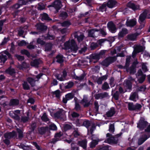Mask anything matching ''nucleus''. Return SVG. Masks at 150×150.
<instances>
[{"instance_id": "obj_63", "label": "nucleus", "mask_w": 150, "mask_h": 150, "mask_svg": "<svg viewBox=\"0 0 150 150\" xmlns=\"http://www.w3.org/2000/svg\"><path fill=\"white\" fill-rule=\"evenodd\" d=\"M70 25V23L69 21H65L62 23V25L64 27L68 26Z\"/></svg>"}, {"instance_id": "obj_42", "label": "nucleus", "mask_w": 150, "mask_h": 150, "mask_svg": "<svg viewBox=\"0 0 150 150\" xmlns=\"http://www.w3.org/2000/svg\"><path fill=\"white\" fill-rule=\"evenodd\" d=\"M56 61L59 63L62 62L64 61L63 57L61 55H58L56 57Z\"/></svg>"}, {"instance_id": "obj_56", "label": "nucleus", "mask_w": 150, "mask_h": 150, "mask_svg": "<svg viewBox=\"0 0 150 150\" xmlns=\"http://www.w3.org/2000/svg\"><path fill=\"white\" fill-rule=\"evenodd\" d=\"M74 85V83L72 82L68 83L65 86L66 88H71Z\"/></svg>"}, {"instance_id": "obj_6", "label": "nucleus", "mask_w": 150, "mask_h": 150, "mask_svg": "<svg viewBox=\"0 0 150 150\" xmlns=\"http://www.w3.org/2000/svg\"><path fill=\"white\" fill-rule=\"evenodd\" d=\"M99 30L96 28L89 30L88 32L89 36L91 37H97L99 35Z\"/></svg>"}, {"instance_id": "obj_1", "label": "nucleus", "mask_w": 150, "mask_h": 150, "mask_svg": "<svg viewBox=\"0 0 150 150\" xmlns=\"http://www.w3.org/2000/svg\"><path fill=\"white\" fill-rule=\"evenodd\" d=\"M64 49L65 50H69V51L75 52L78 49V47L75 42L73 39L67 41L64 43Z\"/></svg>"}, {"instance_id": "obj_57", "label": "nucleus", "mask_w": 150, "mask_h": 150, "mask_svg": "<svg viewBox=\"0 0 150 150\" xmlns=\"http://www.w3.org/2000/svg\"><path fill=\"white\" fill-rule=\"evenodd\" d=\"M21 53L22 54H25L27 55L28 57H29L30 56V53L26 50H23L21 51Z\"/></svg>"}, {"instance_id": "obj_47", "label": "nucleus", "mask_w": 150, "mask_h": 150, "mask_svg": "<svg viewBox=\"0 0 150 150\" xmlns=\"http://www.w3.org/2000/svg\"><path fill=\"white\" fill-rule=\"evenodd\" d=\"M85 76V75L84 74H82L81 76H80L79 77H78L76 76V75H75L74 76V78L75 79H76L79 81H81L83 79Z\"/></svg>"}, {"instance_id": "obj_43", "label": "nucleus", "mask_w": 150, "mask_h": 150, "mask_svg": "<svg viewBox=\"0 0 150 150\" xmlns=\"http://www.w3.org/2000/svg\"><path fill=\"white\" fill-rule=\"evenodd\" d=\"M146 78V75H142L140 76L138 79L139 82L140 83H142L144 81Z\"/></svg>"}, {"instance_id": "obj_60", "label": "nucleus", "mask_w": 150, "mask_h": 150, "mask_svg": "<svg viewBox=\"0 0 150 150\" xmlns=\"http://www.w3.org/2000/svg\"><path fill=\"white\" fill-rule=\"evenodd\" d=\"M67 14L65 12H63L61 13L60 16L63 18H66L67 16Z\"/></svg>"}, {"instance_id": "obj_27", "label": "nucleus", "mask_w": 150, "mask_h": 150, "mask_svg": "<svg viewBox=\"0 0 150 150\" xmlns=\"http://www.w3.org/2000/svg\"><path fill=\"white\" fill-rule=\"evenodd\" d=\"M82 104L83 105L84 107H87L90 104L89 102H88L87 100V98L84 96L83 99L81 101Z\"/></svg>"}, {"instance_id": "obj_49", "label": "nucleus", "mask_w": 150, "mask_h": 150, "mask_svg": "<svg viewBox=\"0 0 150 150\" xmlns=\"http://www.w3.org/2000/svg\"><path fill=\"white\" fill-rule=\"evenodd\" d=\"M23 89L25 90H28L29 89V86L28 83L26 82H24L23 83Z\"/></svg>"}, {"instance_id": "obj_25", "label": "nucleus", "mask_w": 150, "mask_h": 150, "mask_svg": "<svg viewBox=\"0 0 150 150\" xmlns=\"http://www.w3.org/2000/svg\"><path fill=\"white\" fill-rule=\"evenodd\" d=\"M62 133L61 132H60L56 134L55 135L54 139L52 141V142L53 143H54L60 140V137L62 136Z\"/></svg>"}, {"instance_id": "obj_40", "label": "nucleus", "mask_w": 150, "mask_h": 150, "mask_svg": "<svg viewBox=\"0 0 150 150\" xmlns=\"http://www.w3.org/2000/svg\"><path fill=\"white\" fill-rule=\"evenodd\" d=\"M7 59L6 55H0V63H4Z\"/></svg>"}, {"instance_id": "obj_8", "label": "nucleus", "mask_w": 150, "mask_h": 150, "mask_svg": "<svg viewBox=\"0 0 150 150\" xmlns=\"http://www.w3.org/2000/svg\"><path fill=\"white\" fill-rule=\"evenodd\" d=\"M147 122L143 118H141L137 124V127L141 130L143 129L146 126Z\"/></svg>"}, {"instance_id": "obj_3", "label": "nucleus", "mask_w": 150, "mask_h": 150, "mask_svg": "<svg viewBox=\"0 0 150 150\" xmlns=\"http://www.w3.org/2000/svg\"><path fill=\"white\" fill-rule=\"evenodd\" d=\"M131 59V57L130 56H128L127 57L126 59V62L125 65V67H124L126 68L127 71H129L131 73H134L136 72V71L135 69V65L138 63L137 62H136L135 64H134L135 62H134L132 66L129 68V69H127V68L128 67L129 65V63L130 62V60Z\"/></svg>"}, {"instance_id": "obj_41", "label": "nucleus", "mask_w": 150, "mask_h": 150, "mask_svg": "<svg viewBox=\"0 0 150 150\" xmlns=\"http://www.w3.org/2000/svg\"><path fill=\"white\" fill-rule=\"evenodd\" d=\"M19 101L16 99H13L11 100L10 104L11 105H18Z\"/></svg>"}, {"instance_id": "obj_18", "label": "nucleus", "mask_w": 150, "mask_h": 150, "mask_svg": "<svg viewBox=\"0 0 150 150\" xmlns=\"http://www.w3.org/2000/svg\"><path fill=\"white\" fill-rule=\"evenodd\" d=\"M137 23V20L135 18H134L127 21L126 24L127 26L133 27Z\"/></svg>"}, {"instance_id": "obj_38", "label": "nucleus", "mask_w": 150, "mask_h": 150, "mask_svg": "<svg viewBox=\"0 0 150 150\" xmlns=\"http://www.w3.org/2000/svg\"><path fill=\"white\" fill-rule=\"evenodd\" d=\"M49 130V128L46 127H42L40 128L39 130L40 133L41 134H43Z\"/></svg>"}, {"instance_id": "obj_33", "label": "nucleus", "mask_w": 150, "mask_h": 150, "mask_svg": "<svg viewBox=\"0 0 150 150\" xmlns=\"http://www.w3.org/2000/svg\"><path fill=\"white\" fill-rule=\"evenodd\" d=\"M41 20L42 21H43V20L50 21V20H51V19H50L48 15L46 13H44L42 14H41Z\"/></svg>"}, {"instance_id": "obj_45", "label": "nucleus", "mask_w": 150, "mask_h": 150, "mask_svg": "<svg viewBox=\"0 0 150 150\" xmlns=\"http://www.w3.org/2000/svg\"><path fill=\"white\" fill-rule=\"evenodd\" d=\"M54 38V36L51 35L49 33L47 35V36L45 37L44 39L45 40H53Z\"/></svg>"}, {"instance_id": "obj_20", "label": "nucleus", "mask_w": 150, "mask_h": 150, "mask_svg": "<svg viewBox=\"0 0 150 150\" xmlns=\"http://www.w3.org/2000/svg\"><path fill=\"white\" fill-rule=\"evenodd\" d=\"M35 27L37 28V29L40 30L41 31L45 30L47 28L46 26L44 25L43 24L41 23L37 24L36 25Z\"/></svg>"}, {"instance_id": "obj_37", "label": "nucleus", "mask_w": 150, "mask_h": 150, "mask_svg": "<svg viewBox=\"0 0 150 150\" xmlns=\"http://www.w3.org/2000/svg\"><path fill=\"white\" fill-rule=\"evenodd\" d=\"M9 114L13 118L16 120H20V117L18 116V115L17 114L14 113L13 112H10L9 113Z\"/></svg>"}, {"instance_id": "obj_44", "label": "nucleus", "mask_w": 150, "mask_h": 150, "mask_svg": "<svg viewBox=\"0 0 150 150\" xmlns=\"http://www.w3.org/2000/svg\"><path fill=\"white\" fill-rule=\"evenodd\" d=\"M74 100L75 102V109L77 111H79L80 110L81 107L80 105L76 102L77 98H74Z\"/></svg>"}, {"instance_id": "obj_35", "label": "nucleus", "mask_w": 150, "mask_h": 150, "mask_svg": "<svg viewBox=\"0 0 150 150\" xmlns=\"http://www.w3.org/2000/svg\"><path fill=\"white\" fill-rule=\"evenodd\" d=\"M83 125L85 127H86L88 129V132L89 131V127H90L91 124L92 123L90 121L87 120H86L83 122Z\"/></svg>"}, {"instance_id": "obj_53", "label": "nucleus", "mask_w": 150, "mask_h": 150, "mask_svg": "<svg viewBox=\"0 0 150 150\" xmlns=\"http://www.w3.org/2000/svg\"><path fill=\"white\" fill-rule=\"evenodd\" d=\"M17 131L18 134V137L19 138H22L23 136V132L20 129L17 128Z\"/></svg>"}, {"instance_id": "obj_13", "label": "nucleus", "mask_w": 150, "mask_h": 150, "mask_svg": "<svg viewBox=\"0 0 150 150\" xmlns=\"http://www.w3.org/2000/svg\"><path fill=\"white\" fill-rule=\"evenodd\" d=\"M74 38L77 39L79 42L82 41L84 37L83 34L79 32L75 33L74 34Z\"/></svg>"}, {"instance_id": "obj_17", "label": "nucleus", "mask_w": 150, "mask_h": 150, "mask_svg": "<svg viewBox=\"0 0 150 150\" xmlns=\"http://www.w3.org/2000/svg\"><path fill=\"white\" fill-rule=\"evenodd\" d=\"M108 26L109 30L112 33L115 32L116 28L115 25L112 22H110L108 24Z\"/></svg>"}, {"instance_id": "obj_24", "label": "nucleus", "mask_w": 150, "mask_h": 150, "mask_svg": "<svg viewBox=\"0 0 150 150\" xmlns=\"http://www.w3.org/2000/svg\"><path fill=\"white\" fill-rule=\"evenodd\" d=\"M127 30L126 28H123L121 31L118 33V36L119 38H122L125 35L128 33Z\"/></svg>"}, {"instance_id": "obj_52", "label": "nucleus", "mask_w": 150, "mask_h": 150, "mask_svg": "<svg viewBox=\"0 0 150 150\" xmlns=\"http://www.w3.org/2000/svg\"><path fill=\"white\" fill-rule=\"evenodd\" d=\"M41 119L42 120L45 122L48 121L49 120V119L48 118L47 116L45 113H44L43 114L41 117Z\"/></svg>"}, {"instance_id": "obj_7", "label": "nucleus", "mask_w": 150, "mask_h": 150, "mask_svg": "<svg viewBox=\"0 0 150 150\" xmlns=\"http://www.w3.org/2000/svg\"><path fill=\"white\" fill-rule=\"evenodd\" d=\"M142 107V106L139 104H136V105H133L132 103H128V109L130 110H134L140 109Z\"/></svg>"}, {"instance_id": "obj_22", "label": "nucleus", "mask_w": 150, "mask_h": 150, "mask_svg": "<svg viewBox=\"0 0 150 150\" xmlns=\"http://www.w3.org/2000/svg\"><path fill=\"white\" fill-rule=\"evenodd\" d=\"M16 133L14 131L11 132L6 133L4 134V137L6 139H10L11 138L16 136Z\"/></svg>"}, {"instance_id": "obj_29", "label": "nucleus", "mask_w": 150, "mask_h": 150, "mask_svg": "<svg viewBox=\"0 0 150 150\" xmlns=\"http://www.w3.org/2000/svg\"><path fill=\"white\" fill-rule=\"evenodd\" d=\"M115 113V109L113 108H111L106 113V115L108 117H112Z\"/></svg>"}, {"instance_id": "obj_64", "label": "nucleus", "mask_w": 150, "mask_h": 150, "mask_svg": "<svg viewBox=\"0 0 150 150\" xmlns=\"http://www.w3.org/2000/svg\"><path fill=\"white\" fill-rule=\"evenodd\" d=\"M15 56L17 58L18 60L19 61H22L24 59V57L23 56H20L18 54L15 55Z\"/></svg>"}, {"instance_id": "obj_23", "label": "nucleus", "mask_w": 150, "mask_h": 150, "mask_svg": "<svg viewBox=\"0 0 150 150\" xmlns=\"http://www.w3.org/2000/svg\"><path fill=\"white\" fill-rule=\"evenodd\" d=\"M42 62V61L40 59H36L31 62L30 64L32 66L37 67Z\"/></svg>"}, {"instance_id": "obj_14", "label": "nucleus", "mask_w": 150, "mask_h": 150, "mask_svg": "<svg viewBox=\"0 0 150 150\" xmlns=\"http://www.w3.org/2000/svg\"><path fill=\"white\" fill-rule=\"evenodd\" d=\"M139 35V34L136 33L134 34H131L127 35V40L132 41L136 40L137 37Z\"/></svg>"}, {"instance_id": "obj_30", "label": "nucleus", "mask_w": 150, "mask_h": 150, "mask_svg": "<svg viewBox=\"0 0 150 150\" xmlns=\"http://www.w3.org/2000/svg\"><path fill=\"white\" fill-rule=\"evenodd\" d=\"M138 98L137 93L136 92H134L131 93L129 97V99L130 100L135 101L137 99H138Z\"/></svg>"}, {"instance_id": "obj_61", "label": "nucleus", "mask_w": 150, "mask_h": 150, "mask_svg": "<svg viewBox=\"0 0 150 150\" xmlns=\"http://www.w3.org/2000/svg\"><path fill=\"white\" fill-rule=\"evenodd\" d=\"M17 43L18 45L19 46H23L26 45V42L24 40L18 41Z\"/></svg>"}, {"instance_id": "obj_21", "label": "nucleus", "mask_w": 150, "mask_h": 150, "mask_svg": "<svg viewBox=\"0 0 150 150\" xmlns=\"http://www.w3.org/2000/svg\"><path fill=\"white\" fill-rule=\"evenodd\" d=\"M67 75V72L65 71H64L62 75H57L56 77L60 81H63L65 79Z\"/></svg>"}, {"instance_id": "obj_46", "label": "nucleus", "mask_w": 150, "mask_h": 150, "mask_svg": "<svg viewBox=\"0 0 150 150\" xmlns=\"http://www.w3.org/2000/svg\"><path fill=\"white\" fill-rule=\"evenodd\" d=\"M110 64V62H109L108 58L103 61L102 63V65L106 67L108 66Z\"/></svg>"}, {"instance_id": "obj_26", "label": "nucleus", "mask_w": 150, "mask_h": 150, "mask_svg": "<svg viewBox=\"0 0 150 150\" xmlns=\"http://www.w3.org/2000/svg\"><path fill=\"white\" fill-rule=\"evenodd\" d=\"M116 3V2L115 0H109L106 4L108 7L112 8L115 6Z\"/></svg>"}, {"instance_id": "obj_31", "label": "nucleus", "mask_w": 150, "mask_h": 150, "mask_svg": "<svg viewBox=\"0 0 150 150\" xmlns=\"http://www.w3.org/2000/svg\"><path fill=\"white\" fill-rule=\"evenodd\" d=\"M124 85L126 88L130 89L132 88V83L131 82L128 80H125L124 81Z\"/></svg>"}, {"instance_id": "obj_16", "label": "nucleus", "mask_w": 150, "mask_h": 150, "mask_svg": "<svg viewBox=\"0 0 150 150\" xmlns=\"http://www.w3.org/2000/svg\"><path fill=\"white\" fill-rule=\"evenodd\" d=\"M74 97V95L73 94L70 93H69L65 96V97L63 98L62 101L64 103H67V100H69Z\"/></svg>"}, {"instance_id": "obj_36", "label": "nucleus", "mask_w": 150, "mask_h": 150, "mask_svg": "<svg viewBox=\"0 0 150 150\" xmlns=\"http://www.w3.org/2000/svg\"><path fill=\"white\" fill-rule=\"evenodd\" d=\"M5 72L10 75H12L15 73V70L14 69L9 67L5 71Z\"/></svg>"}, {"instance_id": "obj_15", "label": "nucleus", "mask_w": 150, "mask_h": 150, "mask_svg": "<svg viewBox=\"0 0 150 150\" xmlns=\"http://www.w3.org/2000/svg\"><path fill=\"white\" fill-rule=\"evenodd\" d=\"M52 5L53 7L56 9L57 12L62 7L61 2L59 0H55L52 4Z\"/></svg>"}, {"instance_id": "obj_59", "label": "nucleus", "mask_w": 150, "mask_h": 150, "mask_svg": "<svg viewBox=\"0 0 150 150\" xmlns=\"http://www.w3.org/2000/svg\"><path fill=\"white\" fill-rule=\"evenodd\" d=\"M108 58V60L109 62H110V64L115 61L116 59V57L115 56L113 57H110Z\"/></svg>"}, {"instance_id": "obj_11", "label": "nucleus", "mask_w": 150, "mask_h": 150, "mask_svg": "<svg viewBox=\"0 0 150 150\" xmlns=\"http://www.w3.org/2000/svg\"><path fill=\"white\" fill-rule=\"evenodd\" d=\"M65 111L62 110L60 109L56 113H55L54 116L58 118L62 119L65 117Z\"/></svg>"}, {"instance_id": "obj_5", "label": "nucleus", "mask_w": 150, "mask_h": 150, "mask_svg": "<svg viewBox=\"0 0 150 150\" xmlns=\"http://www.w3.org/2000/svg\"><path fill=\"white\" fill-rule=\"evenodd\" d=\"M42 74L40 73L35 76V77H34V78L31 77L28 78V79L27 80L32 86H34L35 85V82L38 81L41 76H42Z\"/></svg>"}, {"instance_id": "obj_32", "label": "nucleus", "mask_w": 150, "mask_h": 150, "mask_svg": "<svg viewBox=\"0 0 150 150\" xmlns=\"http://www.w3.org/2000/svg\"><path fill=\"white\" fill-rule=\"evenodd\" d=\"M78 144L82 147L84 149H86V147L87 141L86 140H83L79 142Z\"/></svg>"}, {"instance_id": "obj_34", "label": "nucleus", "mask_w": 150, "mask_h": 150, "mask_svg": "<svg viewBox=\"0 0 150 150\" xmlns=\"http://www.w3.org/2000/svg\"><path fill=\"white\" fill-rule=\"evenodd\" d=\"M99 141V140L98 138H96L95 139H93L90 144V147L92 148L94 147L96 145L98 144V142Z\"/></svg>"}, {"instance_id": "obj_4", "label": "nucleus", "mask_w": 150, "mask_h": 150, "mask_svg": "<svg viewBox=\"0 0 150 150\" xmlns=\"http://www.w3.org/2000/svg\"><path fill=\"white\" fill-rule=\"evenodd\" d=\"M149 12L147 10H145L143 13L139 16V22L141 24V26L139 28L141 29L143 27L144 25V20L146 17V15Z\"/></svg>"}, {"instance_id": "obj_62", "label": "nucleus", "mask_w": 150, "mask_h": 150, "mask_svg": "<svg viewBox=\"0 0 150 150\" xmlns=\"http://www.w3.org/2000/svg\"><path fill=\"white\" fill-rule=\"evenodd\" d=\"M98 46L97 43H92L91 45V47L92 50H93Z\"/></svg>"}, {"instance_id": "obj_19", "label": "nucleus", "mask_w": 150, "mask_h": 150, "mask_svg": "<svg viewBox=\"0 0 150 150\" xmlns=\"http://www.w3.org/2000/svg\"><path fill=\"white\" fill-rule=\"evenodd\" d=\"M148 137L146 135L142 136L138 139V143L139 145L142 144L147 139Z\"/></svg>"}, {"instance_id": "obj_50", "label": "nucleus", "mask_w": 150, "mask_h": 150, "mask_svg": "<svg viewBox=\"0 0 150 150\" xmlns=\"http://www.w3.org/2000/svg\"><path fill=\"white\" fill-rule=\"evenodd\" d=\"M109 88L108 84L106 82H105L103 84L102 88L104 90H106Z\"/></svg>"}, {"instance_id": "obj_9", "label": "nucleus", "mask_w": 150, "mask_h": 150, "mask_svg": "<svg viewBox=\"0 0 150 150\" xmlns=\"http://www.w3.org/2000/svg\"><path fill=\"white\" fill-rule=\"evenodd\" d=\"M32 0H20L18 4L14 5L13 7L15 9H18L22 5H26L27 3L29 1H31Z\"/></svg>"}, {"instance_id": "obj_28", "label": "nucleus", "mask_w": 150, "mask_h": 150, "mask_svg": "<svg viewBox=\"0 0 150 150\" xmlns=\"http://www.w3.org/2000/svg\"><path fill=\"white\" fill-rule=\"evenodd\" d=\"M127 6L131 8L133 10H135L139 9V6L135 5L134 4L131 2H129L127 5Z\"/></svg>"}, {"instance_id": "obj_12", "label": "nucleus", "mask_w": 150, "mask_h": 150, "mask_svg": "<svg viewBox=\"0 0 150 150\" xmlns=\"http://www.w3.org/2000/svg\"><path fill=\"white\" fill-rule=\"evenodd\" d=\"M106 50H103L100 51L98 54H94L92 56V58L93 59H96L97 61L100 57H102L106 52Z\"/></svg>"}, {"instance_id": "obj_51", "label": "nucleus", "mask_w": 150, "mask_h": 150, "mask_svg": "<svg viewBox=\"0 0 150 150\" xmlns=\"http://www.w3.org/2000/svg\"><path fill=\"white\" fill-rule=\"evenodd\" d=\"M49 129L53 130H57V128L55 125L52 123L50 125Z\"/></svg>"}, {"instance_id": "obj_10", "label": "nucleus", "mask_w": 150, "mask_h": 150, "mask_svg": "<svg viewBox=\"0 0 150 150\" xmlns=\"http://www.w3.org/2000/svg\"><path fill=\"white\" fill-rule=\"evenodd\" d=\"M144 47L143 46L138 45L136 46L132 54V57L134 58L137 53L143 51Z\"/></svg>"}, {"instance_id": "obj_48", "label": "nucleus", "mask_w": 150, "mask_h": 150, "mask_svg": "<svg viewBox=\"0 0 150 150\" xmlns=\"http://www.w3.org/2000/svg\"><path fill=\"white\" fill-rule=\"evenodd\" d=\"M52 93L53 95H55L56 97L59 98L60 96L61 92L59 90H58L53 92Z\"/></svg>"}, {"instance_id": "obj_39", "label": "nucleus", "mask_w": 150, "mask_h": 150, "mask_svg": "<svg viewBox=\"0 0 150 150\" xmlns=\"http://www.w3.org/2000/svg\"><path fill=\"white\" fill-rule=\"evenodd\" d=\"M106 3H103L101 6L100 7L99 10L102 12H103L106 11Z\"/></svg>"}, {"instance_id": "obj_2", "label": "nucleus", "mask_w": 150, "mask_h": 150, "mask_svg": "<svg viewBox=\"0 0 150 150\" xmlns=\"http://www.w3.org/2000/svg\"><path fill=\"white\" fill-rule=\"evenodd\" d=\"M121 134H118L115 135V137H112L110 133H108L106 134L107 137H109L105 141V142L109 144H116L117 143V137L120 136Z\"/></svg>"}, {"instance_id": "obj_55", "label": "nucleus", "mask_w": 150, "mask_h": 150, "mask_svg": "<svg viewBox=\"0 0 150 150\" xmlns=\"http://www.w3.org/2000/svg\"><path fill=\"white\" fill-rule=\"evenodd\" d=\"M115 130L114 124H110L109 127V131L111 132H113Z\"/></svg>"}, {"instance_id": "obj_54", "label": "nucleus", "mask_w": 150, "mask_h": 150, "mask_svg": "<svg viewBox=\"0 0 150 150\" xmlns=\"http://www.w3.org/2000/svg\"><path fill=\"white\" fill-rule=\"evenodd\" d=\"M52 44L50 43H48L46 44L45 47V51H49L52 48Z\"/></svg>"}, {"instance_id": "obj_58", "label": "nucleus", "mask_w": 150, "mask_h": 150, "mask_svg": "<svg viewBox=\"0 0 150 150\" xmlns=\"http://www.w3.org/2000/svg\"><path fill=\"white\" fill-rule=\"evenodd\" d=\"M90 131L91 132V134H92L93 131L94 130L96 129V127L95 125L92 123L90 126Z\"/></svg>"}]
</instances>
